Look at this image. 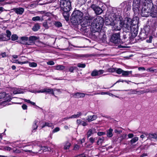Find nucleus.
<instances>
[{
	"mask_svg": "<svg viewBox=\"0 0 157 157\" xmlns=\"http://www.w3.org/2000/svg\"><path fill=\"white\" fill-rule=\"evenodd\" d=\"M93 134V131L92 129H90L86 133L87 138L88 139Z\"/></svg>",
	"mask_w": 157,
	"mask_h": 157,
	"instance_id": "nucleus-43",
	"label": "nucleus"
},
{
	"mask_svg": "<svg viewBox=\"0 0 157 157\" xmlns=\"http://www.w3.org/2000/svg\"><path fill=\"white\" fill-rule=\"evenodd\" d=\"M97 134L98 136H102L105 134V132H98L97 133Z\"/></svg>",
	"mask_w": 157,
	"mask_h": 157,
	"instance_id": "nucleus-53",
	"label": "nucleus"
},
{
	"mask_svg": "<svg viewBox=\"0 0 157 157\" xmlns=\"http://www.w3.org/2000/svg\"><path fill=\"white\" fill-rule=\"evenodd\" d=\"M29 66L31 67H36L37 66V64L35 62H32L29 64Z\"/></svg>",
	"mask_w": 157,
	"mask_h": 157,
	"instance_id": "nucleus-50",
	"label": "nucleus"
},
{
	"mask_svg": "<svg viewBox=\"0 0 157 157\" xmlns=\"http://www.w3.org/2000/svg\"><path fill=\"white\" fill-rule=\"evenodd\" d=\"M17 63L19 64H24L27 63L28 62V61H24V62H21V61H18L17 60Z\"/></svg>",
	"mask_w": 157,
	"mask_h": 157,
	"instance_id": "nucleus-57",
	"label": "nucleus"
},
{
	"mask_svg": "<svg viewBox=\"0 0 157 157\" xmlns=\"http://www.w3.org/2000/svg\"><path fill=\"white\" fill-rule=\"evenodd\" d=\"M87 2L89 4H90L89 6L90 8H91L94 11L96 14L99 15L102 13L103 10L99 6L94 4L93 2L91 0L88 1Z\"/></svg>",
	"mask_w": 157,
	"mask_h": 157,
	"instance_id": "nucleus-9",
	"label": "nucleus"
},
{
	"mask_svg": "<svg viewBox=\"0 0 157 157\" xmlns=\"http://www.w3.org/2000/svg\"><path fill=\"white\" fill-rule=\"evenodd\" d=\"M54 25L56 27L60 28L62 26V24L59 21H55Z\"/></svg>",
	"mask_w": 157,
	"mask_h": 157,
	"instance_id": "nucleus-34",
	"label": "nucleus"
},
{
	"mask_svg": "<svg viewBox=\"0 0 157 157\" xmlns=\"http://www.w3.org/2000/svg\"><path fill=\"white\" fill-rule=\"evenodd\" d=\"M146 10L145 9H142L141 12V15L143 17H146L148 15V12L147 11H146Z\"/></svg>",
	"mask_w": 157,
	"mask_h": 157,
	"instance_id": "nucleus-38",
	"label": "nucleus"
},
{
	"mask_svg": "<svg viewBox=\"0 0 157 157\" xmlns=\"http://www.w3.org/2000/svg\"><path fill=\"white\" fill-rule=\"evenodd\" d=\"M116 68H109L108 69V71L109 72H116Z\"/></svg>",
	"mask_w": 157,
	"mask_h": 157,
	"instance_id": "nucleus-52",
	"label": "nucleus"
},
{
	"mask_svg": "<svg viewBox=\"0 0 157 157\" xmlns=\"http://www.w3.org/2000/svg\"><path fill=\"white\" fill-rule=\"evenodd\" d=\"M67 3L69 4L71 3L70 0H60V7L66 5Z\"/></svg>",
	"mask_w": 157,
	"mask_h": 157,
	"instance_id": "nucleus-19",
	"label": "nucleus"
},
{
	"mask_svg": "<svg viewBox=\"0 0 157 157\" xmlns=\"http://www.w3.org/2000/svg\"><path fill=\"white\" fill-rule=\"evenodd\" d=\"M134 135L132 133H129L128 135V138H132L134 136Z\"/></svg>",
	"mask_w": 157,
	"mask_h": 157,
	"instance_id": "nucleus-60",
	"label": "nucleus"
},
{
	"mask_svg": "<svg viewBox=\"0 0 157 157\" xmlns=\"http://www.w3.org/2000/svg\"><path fill=\"white\" fill-rule=\"evenodd\" d=\"M22 109L23 110H26L27 109V106L25 104H23V105L21 106Z\"/></svg>",
	"mask_w": 157,
	"mask_h": 157,
	"instance_id": "nucleus-58",
	"label": "nucleus"
},
{
	"mask_svg": "<svg viewBox=\"0 0 157 157\" xmlns=\"http://www.w3.org/2000/svg\"><path fill=\"white\" fill-rule=\"evenodd\" d=\"M45 91L44 93L46 94H52L53 96H56L54 92V90L53 89L44 88Z\"/></svg>",
	"mask_w": 157,
	"mask_h": 157,
	"instance_id": "nucleus-18",
	"label": "nucleus"
},
{
	"mask_svg": "<svg viewBox=\"0 0 157 157\" xmlns=\"http://www.w3.org/2000/svg\"><path fill=\"white\" fill-rule=\"evenodd\" d=\"M67 5L63 6L61 7V9L63 10L62 14L63 16L65 19L67 21L69 20L70 17V11L71 9V3H67Z\"/></svg>",
	"mask_w": 157,
	"mask_h": 157,
	"instance_id": "nucleus-6",
	"label": "nucleus"
},
{
	"mask_svg": "<svg viewBox=\"0 0 157 157\" xmlns=\"http://www.w3.org/2000/svg\"><path fill=\"white\" fill-rule=\"evenodd\" d=\"M97 140L96 141V144L97 145L101 144L104 140V138L103 136L101 137H98Z\"/></svg>",
	"mask_w": 157,
	"mask_h": 157,
	"instance_id": "nucleus-23",
	"label": "nucleus"
},
{
	"mask_svg": "<svg viewBox=\"0 0 157 157\" xmlns=\"http://www.w3.org/2000/svg\"><path fill=\"white\" fill-rule=\"evenodd\" d=\"M77 69V67H76L72 66L70 67L69 71L71 72H74V70Z\"/></svg>",
	"mask_w": 157,
	"mask_h": 157,
	"instance_id": "nucleus-51",
	"label": "nucleus"
},
{
	"mask_svg": "<svg viewBox=\"0 0 157 157\" xmlns=\"http://www.w3.org/2000/svg\"><path fill=\"white\" fill-rule=\"evenodd\" d=\"M5 33L0 34V41H4L6 40V38L5 37Z\"/></svg>",
	"mask_w": 157,
	"mask_h": 157,
	"instance_id": "nucleus-32",
	"label": "nucleus"
},
{
	"mask_svg": "<svg viewBox=\"0 0 157 157\" xmlns=\"http://www.w3.org/2000/svg\"><path fill=\"white\" fill-rule=\"evenodd\" d=\"M123 70L120 68H117L116 72L118 74L120 75L121 74H122Z\"/></svg>",
	"mask_w": 157,
	"mask_h": 157,
	"instance_id": "nucleus-48",
	"label": "nucleus"
},
{
	"mask_svg": "<svg viewBox=\"0 0 157 157\" xmlns=\"http://www.w3.org/2000/svg\"><path fill=\"white\" fill-rule=\"evenodd\" d=\"M83 13L79 10L75 9L73 11L71 18V22L72 24L74 25H77L79 23H81V20L83 18Z\"/></svg>",
	"mask_w": 157,
	"mask_h": 157,
	"instance_id": "nucleus-2",
	"label": "nucleus"
},
{
	"mask_svg": "<svg viewBox=\"0 0 157 157\" xmlns=\"http://www.w3.org/2000/svg\"><path fill=\"white\" fill-rule=\"evenodd\" d=\"M132 72V71H124L123 70L122 75L124 76H128L129 75L131 74Z\"/></svg>",
	"mask_w": 157,
	"mask_h": 157,
	"instance_id": "nucleus-33",
	"label": "nucleus"
},
{
	"mask_svg": "<svg viewBox=\"0 0 157 157\" xmlns=\"http://www.w3.org/2000/svg\"><path fill=\"white\" fill-rule=\"evenodd\" d=\"M77 157H86V156L85 155L84 153L78 155Z\"/></svg>",
	"mask_w": 157,
	"mask_h": 157,
	"instance_id": "nucleus-64",
	"label": "nucleus"
},
{
	"mask_svg": "<svg viewBox=\"0 0 157 157\" xmlns=\"http://www.w3.org/2000/svg\"><path fill=\"white\" fill-rule=\"evenodd\" d=\"M104 20L103 17L101 16H98L96 18L93 20V22H91L92 29H98L99 30L100 28H102L104 25Z\"/></svg>",
	"mask_w": 157,
	"mask_h": 157,
	"instance_id": "nucleus-4",
	"label": "nucleus"
},
{
	"mask_svg": "<svg viewBox=\"0 0 157 157\" xmlns=\"http://www.w3.org/2000/svg\"><path fill=\"white\" fill-rule=\"evenodd\" d=\"M94 18L93 16H92L87 13L84 17H83L82 19L81 20V21L80 22L81 23H79V24H80L83 27H85L90 25L91 26L92 21Z\"/></svg>",
	"mask_w": 157,
	"mask_h": 157,
	"instance_id": "nucleus-5",
	"label": "nucleus"
},
{
	"mask_svg": "<svg viewBox=\"0 0 157 157\" xmlns=\"http://www.w3.org/2000/svg\"><path fill=\"white\" fill-rule=\"evenodd\" d=\"M137 24L136 21L132 20L129 17H127L123 22V28H126V29H128V30H133V29H134V27H135V25H136L138 31V26Z\"/></svg>",
	"mask_w": 157,
	"mask_h": 157,
	"instance_id": "nucleus-3",
	"label": "nucleus"
},
{
	"mask_svg": "<svg viewBox=\"0 0 157 157\" xmlns=\"http://www.w3.org/2000/svg\"><path fill=\"white\" fill-rule=\"evenodd\" d=\"M9 95L6 94L5 92H2L0 93V99L4 98V101L2 102V104H5L6 103L10 101L12 98L9 97Z\"/></svg>",
	"mask_w": 157,
	"mask_h": 157,
	"instance_id": "nucleus-11",
	"label": "nucleus"
},
{
	"mask_svg": "<svg viewBox=\"0 0 157 157\" xmlns=\"http://www.w3.org/2000/svg\"><path fill=\"white\" fill-rule=\"evenodd\" d=\"M98 139V137H91L89 139V141L90 144H93L95 142V140H97Z\"/></svg>",
	"mask_w": 157,
	"mask_h": 157,
	"instance_id": "nucleus-35",
	"label": "nucleus"
},
{
	"mask_svg": "<svg viewBox=\"0 0 157 157\" xmlns=\"http://www.w3.org/2000/svg\"><path fill=\"white\" fill-rule=\"evenodd\" d=\"M41 148V149L44 152L49 151L51 150V148L50 147L47 146H44L42 147Z\"/></svg>",
	"mask_w": 157,
	"mask_h": 157,
	"instance_id": "nucleus-41",
	"label": "nucleus"
},
{
	"mask_svg": "<svg viewBox=\"0 0 157 157\" xmlns=\"http://www.w3.org/2000/svg\"><path fill=\"white\" fill-rule=\"evenodd\" d=\"M77 1L78 4L80 6H82L84 4L87 0H77Z\"/></svg>",
	"mask_w": 157,
	"mask_h": 157,
	"instance_id": "nucleus-42",
	"label": "nucleus"
},
{
	"mask_svg": "<svg viewBox=\"0 0 157 157\" xmlns=\"http://www.w3.org/2000/svg\"><path fill=\"white\" fill-rule=\"evenodd\" d=\"M82 120L81 119H78L76 121V123L78 125L81 124Z\"/></svg>",
	"mask_w": 157,
	"mask_h": 157,
	"instance_id": "nucleus-63",
	"label": "nucleus"
},
{
	"mask_svg": "<svg viewBox=\"0 0 157 157\" xmlns=\"http://www.w3.org/2000/svg\"><path fill=\"white\" fill-rule=\"evenodd\" d=\"M37 123L38 121L37 120H35L34 121L33 123V130L32 131V132H33V131H34V132H35V130L38 127L37 124Z\"/></svg>",
	"mask_w": 157,
	"mask_h": 157,
	"instance_id": "nucleus-28",
	"label": "nucleus"
},
{
	"mask_svg": "<svg viewBox=\"0 0 157 157\" xmlns=\"http://www.w3.org/2000/svg\"><path fill=\"white\" fill-rule=\"evenodd\" d=\"M127 135L126 134H124L122 135L120 137V139L119 140L120 142L121 143L124 140L127 139Z\"/></svg>",
	"mask_w": 157,
	"mask_h": 157,
	"instance_id": "nucleus-36",
	"label": "nucleus"
},
{
	"mask_svg": "<svg viewBox=\"0 0 157 157\" xmlns=\"http://www.w3.org/2000/svg\"><path fill=\"white\" fill-rule=\"evenodd\" d=\"M134 29L133 30H128L126 28H123V31L122 35L121 36V43L123 44L128 40H132L136 36L138 33L137 26L134 27Z\"/></svg>",
	"mask_w": 157,
	"mask_h": 157,
	"instance_id": "nucleus-1",
	"label": "nucleus"
},
{
	"mask_svg": "<svg viewBox=\"0 0 157 157\" xmlns=\"http://www.w3.org/2000/svg\"><path fill=\"white\" fill-rule=\"evenodd\" d=\"M152 37L151 36H150L149 38V39L147 40L146 41L148 43H151L152 41Z\"/></svg>",
	"mask_w": 157,
	"mask_h": 157,
	"instance_id": "nucleus-56",
	"label": "nucleus"
},
{
	"mask_svg": "<svg viewBox=\"0 0 157 157\" xmlns=\"http://www.w3.org/2000/svg\"><path fill=\"white\" fill-rule=\"evenodd\" d=\"M65 66L62 65L56 66V69L58 70H63L65 69Z\"/></svg>",
	"mask_w": 157,
	"mask_h": 157,
	"instance_id": "nucleus-39",
	"label": "nucleus"
},
{
	"mask_svg": "<svg viewBox=\"0 0 157 157\" xmlns=\"http://www.w3.org/2000/svg\"><path fill=\"white\" fill-rule=\"evenodd\" d=\"M60 130V128L58 127L55 128L53 130L52 132L55 133L59 131Z\"/></svg>",
	"mask_w": 157,
	"mask_h": 157,
	"instance_id": "nucleus-55",
	"label": "nucleus"
},
{
	"mask_svg": "<svg viewBox=\"0 0 157 157\" xmlns=\"http://www.w3.org/2000/svg\"><path fill=\"white\" fill-rule=\"evenodd\" d=\"M18 36L17 34H13L11 36V39L12 41H15L17 40Z\"/></svg>",
	"mask_w": 157,
	"mask_h": 157,
	"instance_id": "nucleus-44",
	"label": "nucleus"
},
{
	"mask_svg": "<svg viewBox=\"0 0 157 157\" xmlns=\"http://www.w3.org/2000/svg\"><path fill=\"white\" fill-rule=\"evenodd\" d=\"M6 34L5 33V37L6 38V40H5V41H7L10 39V36L11 35V32L8 30H6Z\"/></svg>",
	"mask_w": 157,
	"mask_h": 157,
	"instance_id": "nucleus-24",
	"label": "nucleus"
},
{
	"mask_svg": "<svg viewBox=\"0 0 157 157\" xmlns=\"http://www.w3.org/2000/svg\"><path fill=\"white\" fill-rule=\"evenodd\" d=\"M80 146L78 145L77 144H75L74 146L73 150L75 151L78 150Z\"/></svg>",
	"mask_w": 157,
	"mask_h": 157,
	"instance_id": "nucleus-54",
	"label": "nucleus"
},
{
	"mask_svg": "<svg viewBox=\"0 0 157 157\" xmlns=\"http://www.w3.org/2000/svg\"><path fill=\"white\" fill-rule=\"evenodd\" d=\"M52 124L51 123L48 122H45L44 124L42 126V128H44L45 126H48V127H51Z\"/></svg>",
	"mask_w": 157,
	"mask_h": 157,
	"instance_id": "nucleus-45",
	"label": "nucleus"
},
{
	"mask_svg": "<svg viewBox=\"0 0 157 157\" xmlns=\"http://www.w3.org/2000/svg\"><path fill=\"white\" fill-rule=\"evenodd\" d=\"M104 72V71L103 70H100L98 71L96 70H94L91 74V76L93 77L98 76L102 74Z\"/></svg>",
	"mask_w": 157,
	"mask_h": 157,
	"instance_id": "nucleus-13",
	"label": "nucleus"
},
{
	"mask_svg": "<svg viewBox=\"0 0 157 157\" xmlns=\"http://www.w3.org/2000/svg\"><path fill=\"white\" fill-rule=\"evenodd\" d=\"M148 34L144 32L141 29L139 35V37L141 39H144L147 38Z\"/></svg>",
	"mask_w": 157,
	"mask_h": 157,
	"instance_id": "nucleus-17",
	"label": "nucleus"
},
{
	"mask_svg": "<svg viewBox=\"0 0 157 157\" xmlns=\"http://www.w3.org/2000/svg\"><path fill=\"white\" fill-rule=\"evenodd\" d=\"M97 29V30L95 29H92L91 30L92 33H95L94 35L97 36V37L103 41H105L106 38V35L104 31L102 30V28H100L99 30L98 29Z\"/></svg>",
	"mask_w": 157,
	"mask_h": 157,
	"instance_id": "nucleus-7",
	"label": "nucleus"
},
{
	"mask_svg": "<svg viewBox=\"0 0 157 157\" xmlns=\"http://www.w3.org/2000/svg\"><path fill=\"white\" fill-rule=\"evenodd\" d=\"M130 91V94H135L136 92H137V91L135 90H131Z\"/></svg>",
	"mask_w": 157,
	"mask_h": 157,
	"instance_id": "nucleus-62",
	"label": "nucleus"
},
{
	"mask_svg": "<svg viewBox=\"0 0 157 157\" xmlns=\"http://www.w3.org/2000/svg\"><path fill=\"white\" fill-rule=\"evenodd\" d=\"M43 25L46 29H48V28L49 27L48 25L47 21V20H45L43 23Z\"/></svg>",
	"mask_w": 157,
	"mask_h": 157,
	"instance_id": "nucleus-49",
	"label": "nucleus"
},
{
	"mask_svg": "<svg viewBox=\"0 0 157 157\" xmlns=\"http://www.w3.org/2000/svg\"><path fill=\"white\" fill-rule=\"evenodd\" d=\"M110 41L115 44H122L121 43V39L120 32L113 33L109 39Z\"/></svg>",
	"mask_w": 157,
	"mask_h": 157,
	"instance_id": "nucleus-8",
	"label": "nucleus"
},
{
	"mask_svg": "<svg viewBox=\"0 0 157 157\" xmlns=\"http://www.w3.org/2000/svg\"><path fill=\"white\" fill-rule=\"evenodd\" d=\"M131 6L128 3L125 7L124 9L126 11L130 10L131 9Z\"/></svg>",
	"mask_w": 157,
	"mask_h": 157,
	"instance_id": "nucleus-47",
	"label": "nucleus"
},
{
	"mask_svg": "<svg viewBox=\"0 0 157 157\" xmlns=\"http://www.w3.org/2000/svg\"><path fill=\"white\" fill-rule=\"evenodd\" d=\"M13 93L14 94H23L24 92L22 89L18 88L14 90L13 91Z\"/></svg>",
	"mask_w": 157,
	"mask_h": 157,
	"instance_id": "nucleus-27",
	"label": "nucleus"
},
{
	"mask_svg": "<svg viewBox=\"0 0 157 157\" xmlns=\"http://www.w3.org/2000/svg\"><path fill=\"white\" fill-rule=\"evenodd\" d=\"M12 11H14L17 14L22 15L24 11V8L21 7H18L13 8L11 10Z\"/></svg>",
	"mask_w": 157,
	"mask_h": 157,
	"instance_id": "nucleus-15",
	"label": "nucleus"
},
{
	"mask_svg": "<svg viewBox=\"0 0 157 157\" xmlns=\"http://www.w3.org/2000/svg\"><path fill=\"white\" fill-rule=\"evenodd\" d=\"M97 118V116L96 115H93L92 116H88L87 118L86 119V120L89 122H90L93 121L95 120Z\"/></svg>",
	"mask_w": 157,
	"mask_h": 157,
	"instance_id": "nucleus-20",
	"label": "nucleus"
},
{
	"mask_svg": "<svg viewBox=\"0 0 157 157\" xmlns=\"http://www.w3.org/2000/svg\"><path fill=\"white\" fill-rule=\"evenodd\" d=\"M77 66L80 68H84L86 66V65L85 63H79L77 64Z\"/></svg>",
	"mask_w": 157,
	"mask_h": 157,
	"instance_id": "nucleus-46",
	"label": "nucleus"
},
{
	"mask_svg": "<svg viewBox=\"0 0 157 157\" xmlns=\"http://www.w3.org/2000/svg\"><path fill=\"white\" fill-rule=\"evenodd\" d=\"M81 112H78L77 114H74L71 116V118H76L79 117L82 115Z\"/></svg>",
	"mask_w": 157,
	"mask_h": 157,
	"instance_id": "nucleus-40",
	"label": "nucleus"
},
{
	"mask_svg": "<svg viewBox=\"0 0 157 157\" xmlns=\"http://www.w3.org/2000/svg\"><path fill=\"white\" fill-rule=\"evenodd\" d=\"M40 26L39 24L37 23L35 24L33 26L32 28V30L33 31L36 32L37 31L40 29Z\"/></svg>",
	"mask_w": 157,
	"mask_h": 157,
	"instance_id": "nucleus-25",
	"label": "nucleus"
},
{
	"mask_svg": "<svg viewBox=\"0 0 157 157\" xmlns=\"http://www.w3.org/2000/svg\"><path fill=\"white\" fill-rule=\"evenodd\" d=\"M71 145V144L70 142L66 141L64 143L63 148L64 150L68 149Z\"/></svg>",
	"mask_w": 157,
	"mask_h": 157,
	"instance_id": "nucleus-29",
	"label": "nucleus"
},
{
	"mask_svg": "<svg viewBox=\"0 0 157 157\" xmlns=\"http://www.w3.org/2000/svg\"><path fill=\"white\" fill-rule=\"evenodd\" d=\"M32 19L33 21H34L41 20V21H42L44 20V19L43 17L41 18L39 16H36L33 17Z\"/></svg>",
	"mask_w": 157,
	"mask_h": 157,
	"instance_id": "nucleus-37",
	"label": "nucleus"
},
{
	"mask_svg": "<svg viewBox=\"0 0 157 157\" xmlns=\"http://www.w3.org/2000/svg\"><path fill=\"white\" fill-rule=\"evenodd\" d=\"M140 1L139 0H134L132 10L134 13V15L136 17L140 13L139 8H140Z\"/></svg>",
	"mask_w": 157,
	"mask_h": 157,
	"instance_id": "nucleus-10",
	"label": "nucleus"
},
{
	"mask_svg": "<svg viewBox=\"0 0 157 157\" xmlns=\"http://www.w3.org/2000/svg\"><path fill=\"white\" fill-rule=\"evenodd\" d=\"M81 124L82 125V126H85L87 125V124L86 122L82 121H81Z\"/></svg>",
	"mask_w": 157,
	"mask_h": 157,
	"instance_id": "nucleus-61",
	"label": "nucleus"
},
{
	"mask_svg": "<svg viewBox=\"0 0 157 157\" xmlns=\"http://www.w3.org/2000/svg\"><path fill=\"white\" fill-rule=\"evenodd\" d=\"M39 39L38 37L35 36H31L28 38L29 43V45H33L34 44L35 41Z\"/></svg>",
	"mask_w": 157,
	"mask_h": 157,
	"instance_id": "nucleus-14",
	"label": "nucleus"
},
{
	"mask_svg": "<svg viewBox=\"0 0 157 157\" xmlns=\"http://www.w3.org/2000/svg\"><path fill=\"white\" fill-rule=\"evenodd\" d=\"M148 138L150 140L152 139H157V134L155 133L153 134H149L148 136Z\"/></svg>",
	"mask_w": 157,
	"mask_h": 157,
	"instance_id": "nucleus-30",
	"label": "nucleus"
},
{
	"mask_svg": "<svg viewBox=\"0 0 157 157\" xmlns=\"http://www.w3.org/2000/svg\"><path fill=\"white\" fill-rule=\"evenodd\" d=\"M113 131V129L111 128H109L106 131V135L108 137L110 138L113 136V134L112 133Z\"/></svg>",
	"mask_w": 157,
	"mask_h": 157,
	"instance_id": "nucleus-22",
	"label": "nucleus"
},
{
	"mask_svg": "<svg viewBox=\"0 0 157 157\" xmlns=\"http://www.w3.org/2000/svg\"><path fill=\"white\" fill-rule=\"evenodd\" d=\"M17 42L24 45H29L28 37L27 36L21 37L20 39L17 41Z\"/></svg>",
	"mask_w": 157,
	"mask_h": 157,
	"instance_id": "nucleus-12",
	"label": "nucleus"
},
{
	"mask_svg": "<svg viewBox=\"0 0 157 157\" xmlns=\"http://www.w3.org/2000/svg\"><path fill=\"white\" fill-rule=\"evenodd\" d=\"M86 95H88L93 96V94H85L84 93H81L80 92H76L75 93L73 94V97L74 98H81L84 97Z\"/></svg>",
	"mask_w": 157,
	"mask_h": 157,
	"instance_id": "nucleus-16",
	"label": "nucleus"
},
{
	"mask_svg": "<svg viewBox=\"0 0 157 157\" xmlns=\"http://www.w3.org/2000/svg\"><path fill=\"white\" fill-rule=\"evenodd\" d=\"M47 64L49 65H53L55 63L53 61H48L47 62Z\"/></svg>",
	"mask_w": 157,
	"mask_h": 157,
	"instance_id": "nucleus-59",
	"label": "nucleus"
},
{
	"mask_svg": "<svg viewBox=\"0 0 157 157\" xmlns=\"http://www.w3.org/2000/svg\"><path fill=\"white\" fill-rule=\"evenodd\" d=\"M145 3H147V6L149 7V8L152 9L153 7L155 9V7H154V6L153 3H152V0H145Z\"/></svg>",
	"mask_w": 157,
	"mask_h": 157,
	"instance_id": "nucleus-21",
	"label": "nucleus"
},
{
	"mask_svg": "<svg viewBox=\"0 0 157 157\" xmlns=\"http://www.w3.org/2000/svg\"><path fill=\"white\" fill-rule=\"evenodd\" d=\"M138 137H135L129 141L131 144L132 145L134 143H135L138 140Z\"/></svg>",
	"mask_w": 157,
	"mask_h": 157,
	"instance_id": "nucleus-31",
	"label": "nucleus"
},
{
	"mask_svg": "<svg viewBox=\"0 0 157 157\" xmlns=\"http://www.w3.org/2000/svg\"><path fill=\"white\" fill-rule=\"evenodd\" d=\"M150 26H146L144 27L143 29H141L144 32L146 33L148 35L150 31Z\"/></svg>",
	"mask_w": 157,
	"mask_h": 157,
	"instance_id": "nucleus-26",
	"label": "nucleus"
}]
</instances>
